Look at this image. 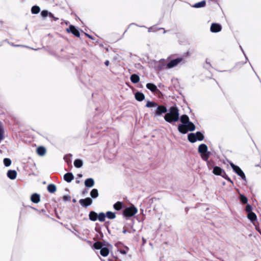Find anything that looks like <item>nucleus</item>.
I'll return each mask as SVG.
<instances>
[{
	"mask_svg": "<svg viewBox=\"0 0 261 261\" xmlns=\"http://www.w3.org/2000/svg\"><path fill=\"white\" fill-rule=\"evenodd\" d=\"M179 118V114L178 110L175 107H171L170 108L169 112L164 116L165 120L170 123L178 121Z\"/></svg>",
	"mask_w": 261,
	"mask_h": 261,
	"instance_id": "obj_1",
	"label": "nucleus"
},
{
	"mask_svg": "<svg viewBox=\"0 0 261 261\" xmlns=\"http://www.w3.org/2000/svg\"><path fill=\"white\" fill-rule=\"evenodd\" d=\"M195 129V125L190 121L185 124H179L178 131L182 134H186L188 131H193Z\"/></svg>",
	"mask_w": 261,
	"mask_h": 261,
	"instance_id": "obj_2",
	"label": "nucleus"
},
{
	"mask_svg": "<svg viewBox=\"0 0 261 261\" xmlns=\"http://www.w3.org/2000/svg\"><path fill=\"white\" fill-rule=\"evenodd\" d=\"M198 151L201 154V158L203 160H207L210 153L207 152V147L205 144H200L198 147Z\"/></svg>",
	"mask_w": 261,
	"mask_h": 261,
	"instance_id": "obj_3",
	"label": "nucleus"
},
{
	"mask_svg": "<svg viewBox=\"0 0 261 261\" xmlns=\"http://www.w3.org/2000/svg\"><path fill=\"white\" fill-rule=\"evenodd\" d=\"M137 212V208L134 206H132L130 207L126 208L124 210L123 215L125 217H130L135 215Z\"/></svg>",
	"mask_w": 261,
	"mask_h": 261,
	"instance_id": "obj_4",
	"label": "nucleus"
},
{
	"mask_svg": "<svg viewBox=\"0 0 261 261\" xmlns=\"http://www.w3.org/2000/svg\"><path fill=\"white\" fill-rule=\"evenodd\" d=\"M230 165L231 167V168H232V169L233 170V171L239 176H240L243 180H246V176H245L244 173L243 172V171L241 170V169L239 166L235 165L234 164H233L232 163H231L230 164Z\"/></svg>",
	"mask_w": 261,
	"mask_h": 261,
	"instance_id": "obj_5",
	"label": "nucleus"
},
{
	"mask_svg": "<svg viewBox=\"0 0 261 261\" xmlns=\"http://www.w3.org/2000/svg\"><path fill=\"white\" fill-rule=\"evenodd\" d=\"M181 61V58H177L176 59L172 60L167 64V67L168 68H173L177 65Z\"/></svg>",
	"mask_w": 261,
	"mask_h": 261,
	"instance_id": "obj_6",
	"label": "nucleus"
},
{
	"mask_svg": "<svg viewBox=\"0 0 261 261\" xmlns=\"http://www.w3.org/2000/svg\"><path fill=\"white\" fill-rule=\"evenodd\" d=\"M79 202L82 206H88L92 204V200L90 198L88 197L80 200Z\"/></svg>",
	"mask_w": 261,
	"mask_h": 261,
	"instance_id": "obj_7",
	"label": "nucleus"
},
{
	"mask_svg": "<svg viewBox=\"0 0 261 261\" xmlns=\"http://www.w3.org/2000/svg\"><path fill=\"white\" fill-rule=\"evenodd\" d=\"M221 26L218 23H213L211 27V31L213 33H217L221 30Z\"/></svg>",
	"mask_w": 261,
	"mask_h": 261,
	"instance_id": "obj_8",
	"label": "nucleus"
},
{
	"mask_svg": "<svg viewBox=\"0 0 261 261\" xmlns=\"http://www.w3.org/2000/svg\"><path fill=\"white\" fill-rule=\"evenodd\" d=\"M213 173L217 175H221L224 176L225 174V172L221 168L216 166L213 169Z\"/></svg>",
	"mask_w": 261,
	"mask_h": 261,
	"instance_id": "obj_9",
	"label": "nucleus"
},
{
	"mask_svg": "<svg viewBox=\"0 0 261 261\" xmlns=\"http://www.w3.org/2000/svg\"><path fill=\"white\" fill-rule=\"evenodd\" d=\"M67 31L68 32H70L74 35L76 37L80 36V33L79 31L74 27V26L71 25L69 26L68 29H67Z\"/></svg>",
	"mask_w": 261,
	"mask_h": 261,
	"instance_id": "obj_10",
	"label": "nucleus"
},
{
	"mask_svg": "<svg viewBox=\"0 0 261 261\" xmlns=\"http://www.w3.org/2000/svg\"><path fill=\"white\" fill-rule=\"evenodd\" d=\"M167 112V109L165 106H158L156 111H155V114L156 115H161L163 113H165Z\"/></svg>",
	"mask_w": 261,
	"mask_h": 261,
	"instance_id": "obj_11",
	"label": "nucleus"
},
{
	"mask_svg": "<svg viewBox=\"0 0 261 261\" xmlns=\"http://www.w3.org/2000/svg\"><path fill=\"white\" fill-rule=\"evenodd\" d=\"M94 185V180L92 178H89L85 180V185L86 187L91 188Z\"/></svg>",
	"mask_w": 261,
	"mask_h": 261,
	"instance_id": "obj_12",
	"label": "nucleus"
},
{
	"mask_svg": "<svg viewBox=\"0 0 261 261\" xmlns=\"http://www.w3.org/2000/svg\"><path fill=\"white\" fill-rule=\"evenodd\" d=\"M17 172L15 170H10L7 172V176L11 179H14L16 178Z\"/></svg>",
	"mask_w": 261,
	"mask_h": 261,
	"instance_id": "obj_13",
	"label": "nucleus"
},
{
	"mask_svg": "<svg viewBox=\"0 0 261 261\" xmlns=\"http://www.w3.org/2000/svg\"><path fill=\"white\" fill-rule=\"evenodd\" d=\"M74 178V176L71 173H66L64 176V179L68 182H71Z\"/></svg>",
	"mask_w": 261,
	"mask_h": 261,
	"instance_id": "obj_14",
	"label": "nucleus"
},
{
	"mask_svg": "<svg viewBox=\"0 0 261 261\" xmlns=\"http://www.w3.org/2000/svg\"><path fill=\"white\" fill-rule=\"evenodd\" d=\"M5 138V129L3 124L0 122V142Z\"/></svg>",
	"mask_w": 261,
	"mask_h": 261,
	"instance_id": "obj_15",
	"label": "nucleus"
},
{
	"mask_svg": "<svg viewBox=\"0 0 261 261\" xmlns=\"http://www.w3.org/2000/svg\"><path fill=\"white\" fill-rule=\"evenodd\" d=\"M31 201L35 203L40 201V196L37 194H33L31 197Z\"/></svg>",
	"mask_w": 261,
	"mask_h": 261,
	"instance_id": "obj_16",
	"label": "nucleus"
},
{
	"mask_svg": "<svg viewBox=\"0 0 261 261\" xmlns=\"http://www.w3.org/2000/svg\"><path fill=\"white\" fill-rule=\"evenodd\" d=\"M146 87L147 89L150 90L152 92H155L158 91L157 87L152 83H148L146 85Z\"/></svg>",
	"mask_w": 261,
	"mask_h": 261,
	"instance_id": "obj_17",
	"label": "nucleus"
},
{
	"mask_svg": "<svg viewBox=\"0 0 261 261\" xmlns=\"http://www.w3.org/2000/svg\"><path fill=\"white\" fill-rule=\"evenodd\" d=\"M135 96V98L138 101H142L144 99V98H145L144 95L142 93L139 92L136 93Z\"/></svg>",
	"mask_w": 261,
	"mask_h": 261,
	"instance_id": "obj_18",
	"label": "nucleus"
},
{
	"mask_svg": "<svg viewBox=\"0 0 261 261\" xmlns=\"http://www.w3.org/2000/svg\"><path fill=\"white\" fill-rule=\"evenodd\" d=\"M89 216L90 220L91 221H95L97 219V214L95 212L92 211L90 212Z\"/></svg>",
	"mask_w": 261,
	"mask_h": 261,
	"instance_id": "obj_19",
	"label": "nucleus"
},
{
	"mask_svg": "<svg viewBox=\"0 0 261 261\" xmlns=\"http://www.w3.org/2000/svg\"><path fill=\"white\" fill-rule=\"evenodd\" d=\"M100 254L103 256H107L109 254V250L107 247H103L100 251Z\"/></svg>",
	"mask_w": 261,
	"mask_h": 261,
	"instance_id": "obj_20",
	"label": "nucleus"
},
{
	"mask_svg": "<svg viewBox=\"0 0 261 261\" xmlns=\"http://www.w3.org/2000/svg\"><path fill=\"white\" fill-rule=\"evenodd\" d=\"M196 138L195 133L189 134L188 136L189 141L191 143H194L197 141Z\"/></svg>",
	"mask_w": 261,
	"mask_h": 261,
	"instance_id": "obj_21",
	"label": "nucleus"
},
{
	"mask_svg": "<svg viewBox=\"0 0 261 261\" xmlns=\"http://www.w3.org/2000/svg\"><path fill=\"white\" fill-rule=\"evenodd\" d=\"M37 153L40 155H44L46 153V149L44 147L41 146L37 148Z\"/></svg>",
	"mask_w": 261,
	"mask_h": 261,
	"instance_id": "obj_22",
	"label": "nucleus"
},
{
	"mask_svg": "<svg viewBox=\"0 0 261 261\" xmlns=\"http://www.w3.org/2000/svg\"><path fill=\"white\" fill-rule=\"evenodd\" d=\"M130 80L133 83H137L139 82L140 77L138 75L134 74L131 75Z\"/></svg>",
	"mask_w": 261,
	"mask_h": 261,
	"instance_id": "obj_23",
	"label": "nucleus"
},
{
	"mask_svg": "<svg viewBox=\"0 0 261 261\" xmlns=\"http://www.w3.org/2000/svg\"><path fill=\"white\" fill-rule=\"evenodd\" d=\"M189 121V117L186 115H183L180 117V121L182 123L181 124H185L187 123Z\"/></svg>",
	"mask_w": 261,
	"mask_h": 261,
	"instance_id": "obj_24",
	"label": "nucleus"
},
{
	"mask_svg": "<svg viewBox=\"0 0 261 261\" xmlns=\"http://www.w3.org/2000/svg\"><path fill=\"white\" fill-rule=\"evenodd\" d=\"M83 165V161L80 159H76L74 162V165L76 168H81Z\"/></svg>",
	"mask_w": 261,
	"mask_h": 261,
	"instance_id": "obj_25",
	"label": "nucleus"
},
{
	"mask_svg": "<svg viewBox=\"0 0 261 261\" xmlns=\"http://www.w3.org/2000/svg\"><path fill=\"white\" fill-rule=\"evenodd\" d=\"M90 196L93 198H96L98 196V190L96 189H93L90 192Z\"/></svg>",
	"mask_w": 261,
	"mask_h": 261,
	"instance_id": "obj_26",
	"label": "nucleus"
},
{
	"mask_svg": "<svg viewBox=\"0 0 261 261\" xmlns=\"http://www.w3.org/2000/svg\"><path fill=\"white\" fill-rule=\"evenodd\" d=\"M205 4H206L205 1H202L200 2H199V3H197L195 4H194L193 7L194 8H202V7H204L205 6Z\"/></svg>",
	"mask_w": 261,
	"mask_h": 261,
	"instance_id": "obj_27",
	"label": "nucleus"
},
{
	"mask_svg": "<svg viewBox=\"0 0 261 261\" xmlns=\"http://www.w3.org/2000/svg\"><path fill=\"white\" fill-rule=\"evenodd\" d=\"M47 190L49 192L53 193L56 191V187L53 184H50L47 186Z\"/></svg>",
	"mask_w": 261,
	"mask_h": 261,
	"instance_id": "obj_28",
	"label": "nucleus"
},
{
	"mask_svg": "<svg viewBox=\"0 0 261 261\" xmlns=\"http://www.w3.org/2000/svg\"><path fill=\"white\" fill-rule=\"evenodd\" d=\"M195 134V137H196V141H202L204 139L203 135L199 132H197Z\"/></svg>",
	"mask_w": 261,
	"mask_h": 261,
	"instance_id": "obj_29",
	"label": "nucleus"
},
{
	"mask_svg": "<svg viewBox=\"0 0 261 261\" xmlns=\"http://www.w3.org/2000/svg\"><path fill=\"white\" fill-rule=\"evenodd\" d=\"M247 217L252 221H254L256 219V216L253 212L249 213L248 214Z\"/></svg>",
	"mask_w": 261,
	"mask_h": 261,
	"instance_id": "obj_30",
	"label": "nucleus"
},
{
	"mask_svg": "<svg viewBox=\"0 0 261 261\" xmlns=\"http://www.w3.org/2000/svg\"><path fill=\"white\" fill-rule=\"evenodd\" d=\"M40 10V8L37 6H34L31 9V12L33 14H38Z\"/></svg>",
	"mask_w": 261,
	"mask_h": 261,
	"instance_id": "obj_31",
	"label": "nucleus"
},
{
	"mask_svg": "<svg viewBox=\"0 0 261 261\" xmlns=\"http://www.w3.org/2000/svg\"><path fill=\"white\" fill-rule=\"evenodd\" d=\"M106 214L103 213H100L98 215H97V219L100 222H103L105 220Z\"/></svg>",
	"mask_w": 261,
	"mask_h": 261,
	"instance_id": "obj_32",
	"label": "nucleus"
},
{
	"mask_svg": "<svg viewBox=\"0 0 261 261\" xmlns=\"http://www.w3.org/2000/svg\"><path fill=\"white\" fill-rule=\"evenodd\" d=\"M106 216L111 219H114L116 217L115 213L112 212H108L106 214Z\"/></svg>",
	"mask_w": 261,
	"mask_h": 261,
	"instance_id": "obj_33",
	"label": "nucleus"
},
{
	"mask_svg": "<svg viewBox=\"0 0 261 261\" xmlns=\"http://www.w3.org/2000/svg\"><path fill=\"white\" fill-rule=\"evenodd\" d=\"M93 247L96 249H100V250L101 249V248H103L102 243L99 242H97L95 243L93 245Z\"/></svg>",
	"mask_w": 261,
	"mask_h": 261,
	"instance_id": "obj_34",
	"label": "nucleus"
},
{
	"mask_svg": "<svg viewBox=\"0 0 261 261\" xmlns=\"http://www.w3.org/2000/svg\"><path fill=\"white\" fill-rule=\"evenodd\" d=\"M4 164L6 167H9L11 164V161L10 159L5 158L4 160Z\"/></svg>",
	"mask_w": 261,
	"mask_h": 261,
	"instance_id": "obj_35",
	"label": "nucleus"
},
{
	"mask_svg": "<svg viewBox=\"0 0 261 261\" xmlns=\"http://www.w3.org/2000/svg\"><path fill=\"white\" fill-rule=\"evenodd\" d=\"M122 207V203L120 202H117L114 205V208L116 210H120Z\"/></svg>",
	"mask_w": 261,
	"mask_h": 261,
	"instance_id": "obj_36",
	"label": "nucleus"
},
{
	"mask_svg": "<svg viewBox=\"0 0 261 261\" xmlns=\"http://www.w3.org/2000/svg\"><path fill=\"white\" fill-rule=\"evenodd\" d=\"M157 104L154 102L148 101L146 105V106L148 108H151L156 107Z\"/></svg>",
	"mask_w": 261,
	"mask_h": 261,
	"instance_id": "obj_37",
	"label": "nucleus"
},
{
	"mask_svg": "<svg viewBox=\"0 0 261 261\" xmlns=\"http://www.w3.org/2000/svg\"><path fill=\"white\" fill-rule=\"evenodd\" d=\"M240 200L243 203H246L248 201L247 198L243 195H240Z\"/></svg>",
	"mask_w": 261,
	"mask_h": 261,
	"instance_id": "obj_38",
	"label": "nucleus"
},
{
	"mask_svg": "<svg viewBox=\"0 0 261 261\" xmlns=\"http://www.w3.org/2000/svg\"><path fill=\"white\" fill-rule=\"evenodd\" d=\"M48 14V12L47 10H43L41 13V15L43 17H46Z\"/></svg>",
	"mask_w": 261,
	"mask_h": 261,
	"instance_id": "obj_39",
	"label": "nucleus"
},
{
	"mask_svg": "<svg viewBox=\"0 0 261 261\" xmlns=\"http://www.w3.org/2000/svg\"><path fill=\"white\" fill-rule=\"evenodd\" d=\"M246 211L247 212H248V214L249 213L252 212V207L250 205L248 204L246 207Z\"/></svg>",
	"mask_w": 261,
	"mask_h": 261,
	"instance_id": "obj_40",
	"label": "nucleus"
},
{
	"mask_svg": "<svg viewBox=\"0 0 261 261\" xmlns=\"http://www.w3.org/2000/svg\"><path fill=\"white\" fill-rule=\"evenodd\" d=\"M105 63L106 66H108L109 65V61L107 60L105 62Z\"/></svg>",
	"mask_w": 261,
	"mask_h": 261,
	"instance_id": "obj_41",
	"label": "nucleus"
},
{
	"mask_svg": "<svg viewBox=\"0 0 261 261\" xmlns=\"http://www.w3.org/2000/svg\"><path fill=\"white\" fill-rule=\"evenodd\" d=\"M48 15L49 16V17H53L54 16L53 14L51 13H49L48 12Z\"/></svg>",
	"mask_w": 261,
	"mask_h": 261,
	"instance_id": "obj_42",
	"label": "nucleus"
},
{
	"mask_svg": "<svg viewBox=\"0 0 261 261\" xmlns=\"http://www.w3.org/2000/svg\"><path fill=\"white\" fill-rule=\"evenodd\" d=\"M120 252H121L122 254H125V253H126V252H125V251H124V250H121V251H120Z\"/></svg>",
	"mask_w": 261,
	"mask_h": 261,
	"instance_id": "obj_43",
	"label": "nucleus"
},
{
	"mask_svg": "<svg viewBox=\"0 0 261 261\" xmlns=\"http://www.w3.org/2000/svg\"><path fill=\"white\" fill-rule=\"evenodd\" d=\"M53 18H54V19L55 20H58V18L55 17V16H53Z\"/></svg>",
	"mask_w": 261,
	"mask_h": 261,
	"instance_id": "obj_44",
	"label": "nucleus"
},
{
	"mask_svg": "<svg viewBox=\"0 0 261 261\" xmlns=\"http://www.w3.org/2000/svg\"><path fill=\"white\" fill-rule=\"evenodd\" d=\"M123 233H126V231L125 230H123Z\"/></svg>",
	"mask_w": 261,
	"mask_h": 261,
	"instance_id": "obj_45",
	"label": "nucleus"
},
{
	"mask_svg": "<svg viewBox=\"0 0 261 261\" xmlns=\"http://www.w3.org/2000/svg\"><path fill=\"white\" fill-rule=\"evenodd\" d=\"M79 176L81 177L82 176V175L81 174H79Z\"/></svg>",
	"mask_w": 261,
	"mask_h": 261,
	"instance_id": "obj_46",
	"label": "nucleus"
}]
</instances>
